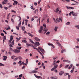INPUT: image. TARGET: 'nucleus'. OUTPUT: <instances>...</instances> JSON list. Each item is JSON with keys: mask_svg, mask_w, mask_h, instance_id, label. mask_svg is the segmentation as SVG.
Returning <instances> with one entry per match:
<instances>
[{"mask_svg": "<svg viewBox=\"0 0 79 79\" xmlns=\"http://www.w3.org/2000/svg\"><path fill=\"white\" fill-rule=\"evenodd\" d=\"M53 65L54 66V68L55 69H56L58 67V64H57L56 63V60H54V63L53 64Z\"/></svg>", "mask_w": 79, "mask_h": 79, "instance_id": "nucleus-1", "label": "nucleus"}, {"mask_svg": "<svg viewBox=\"0 0 79 79\" xmlns=\"http://www.w3.org/2000/svg\"><path fill=\"white\" fill-rule=\"evenodd\" d=\"M44 29V27H43V26H41L40 27V30H39L38 32H39V33H42V30Z\"/></svg>", "mask_w": 79, "mask_h": 79, "instance_id": "nucleus-2", "label": "nucleus"}, {"mask_svg": "<svg viewBox=\"0 0 79 79\" xmlns=\"http://www.w3.org/2000/svg\"><path fill=\"white\" fill-rule=\"evenodd\" d=\"M8 2V1L7 0H4L3 1V2H2V4L3 5H5V4H6Z\"/></svg>", "mask_w": 79, "mask_h": 79, "instance_id": "nucleus-3", "label": "nucleus"}, {"mask_svg": "<svg viewBox=\"0 0 79 79\" xmlns=\"http://www.w3.org/2000/svg\"><path fill=\"white\" fill-rule=\"evenodd\" d=\"M14 40H13L11 43V44L9 45L10 47H13V46L12 45H14Z\"/></svg>", "mask_w": 79, "mask_h": 79, "instance_id": "nucleus-4", "label": "nucleus"}, {"mask_svg": "<svg viewBox=\"0 0 79 79\" xmlns=\"http://www.w3.org/2000/svg\"><path fill=\"white\" fill-rule=\"evenodd\" d=\"M13 52H14L15 53H19V52H20V51L17 49H14L13 50Z\"/></svg>", "mask_w": 79, "mask_h": 79, "instance_id": "nucleus-5", "label": "nucleus"}, {"mask_svg": "<svg viewBox=\"0 0 79 79\" xmlns=\"http://www.w3.org/2000/svg\"><path fill=\"white\" fill-rule=\"evenodd\" d=\"M33 44L35 45H36L37 46H39V45H40V43H39V42H36L35 43H34Z\"/></svg>", "mask_w": 79, "mask_h": 79, "instance_id": "nucleus-6", "label": "nucleus"}, {"mask_svg": "<svg viewBox=\"0 0 79 79\" xmlns=\"http://www.w3.org/2000/svg\"><path fill=\"white\" fill-rule=\"evenodd\" d=\"M72 15L73 16H77V13H74L73 11H72Z\"/></svg>", "mask_w": 79, "mask_h": 79, "instance_id": "nucleus-7", "label": "nucleus"}, {"mask_svg": "<svg viewBox=\"0 0 79 79\" xmlns=\"http://www.w3.org/2000/svg\"><path fill=\"white\" fill-rule=\"evenodd\" d=\"M32 47H33V48L35 49V50H37V48H36V47H37V46L34 45H32Z\"/></svg>", "mask_w": 79, "mask_h": 79, "instance_id": "nucleus-8", "label": "nucleus"}, {"mask_svg": "<svg viewBox=\"0 0 79 79\" xmlns=\"http://www.w3.org/2000/svg\"><path fill=\"white\" fill-rule=\"evenodd\" d=\"M35 40H36V41L38 42H40V40L39 39V38L37 37H35Z\"/></svg>", "mask_w": 79, "mask_h": 79, "instance_id": "nucleus-9", "label": "nucleus"}, {"mask_svg": "<svg viewBox=\"0 0 79 79\" xmlns=\"http://www.w3.org/2000/svg\"><path fill=\"white\" fill-rule=\"evenodd\" d=\"M63 74H64V72L61 71L59 72V76H62Z\"/></svg>", "mask_w": 79, "mask_h": 79, "instance_id": "nucleus-10", "label": "nucleus"}, {"mask_svg": "<svg viewBox=\"0 0 79 79\" xmlns=\"http://www.w3.org/2000/svg\"><path fill=\"white\" fill-rule=\"evenodd\" d=\"M37 73V71L36 70H33L30 73Z\"/></svg>", "mask_w": 79, "mask_h": 79, "instance_id": "nucleus-11", "label": "nucleus"}, {"mask_svg": "<svg viewBox=\"0 0 79 79\" xmlns=\"http://www.w3.org/2000/svg\"><path fill=\"white\" fill-rule=\"evenodd\" d=\"M48 45H49V46L51 45L52 47H53V48H55V47H54V45H53V44L50 43H48Z\"/></svg>", "mask_w": 79, "mask_h": 79, "instance_id": "nucleus-12", "label": "nucleus"}, {"mask_svg": "<svg viewBox=\"0 0 79 79\" xmlns=\"http://www.w3.org/2000/svg\"><path fill=\"white\" fill-rule=\"evenodd\" d=\"M38 21H39V25H40V17H39V19H37V22H38Z\"/></svg>", "mask_w": 79, "mask_h": 79, "instance_id": "nucleus-13", "label": "nucleus"}, {"mask_svg": "<svg viewBox=\"0 0 79 79\" xmlns=\"http://www.w3.org/2000/svg\"><path fill=\"white\" fill-rule=\"evenodd\" d=\"M3 58H4L3 59V60H5V61H6V59H7V56H4Z\"/></svg>", "mask_w": 79, "mask_h": 79, "instance_id": "nucleus-14", "label": "nucleus"}, {"mask_svg": "<svg viewBox=\"0 0 79 79\" xmlns=\"http://www.w3.org/2000/svg\"><path fill=\"white\" fill-rule=\"evenodd\" d=\"M51 79H57V77H51Z\"/></svg>", "mask_w": 79, "mask_h": 79, "instance_id": "nucleus-15", "label": "nucleus"}, {"mask_svg": "<svg viewBox=\"0 0 79 79\" xmlns=\"http://www.w3.org/2000/svg\"><path fill=\"white\" fill-rule=\"evenodd\" d=\"M59 11V9L58 8H57L54 11L56 13H58Z\"/></svg>", "mask_w": 79, "mask_h": 79, "instance_id": "nucleus-16", "label": "nucleus"}, {"mask_svg": "<svg viewBox=\"0 0 79 79\" xmlns=\"http://www.w3.org/2000/svg\"><path fill=\"white\" fill-rule=\"evenodd\" d=\"M63 62H67V63H69V61L68 60H63Z\"/></svg>", "mask_w": 79, "mask_h": 79, "instance_id": "nucleus-17", "label": "nucleus"}, {"mask_svg": "<svg viewBox=\"0 0 79 79\" xmlns=\"http://www.w3.org/2000/svg\"><path fill=\"white\" fill-rule=\"evenodd\" d=\"M27 45V46H29L30 47H32V44H29L27 43L26 44Z\"/></svg>", "mask_w": 79, "mask_h": 79, "instance_id": "nucleus-18", "label": "nucleus"}, {"mask_svg": "<svg viewBox=\"0 0 79 79\" xmlns=\"http://www.w3.org/2000/svg\"><path fill=\"white\" fill-rule=\"evenodd\" d=\"M29 40H30V42H31V43H32V44H34V42H33V41H32V40L30 39H29Z\"/></svg>", "mask_w": 79, "mask_h": 79, "instance_id": "nucleus-19", "label": "nucleus"}, {"mask_svg": "<svg viewBox=\"0 0 79 79\" xmlns=\"http://www.w3.org/2000/svg\"><path fill=\"white\" fill-rule=\"evenodd\" d=\"M22 42H23L24 43H27V42L26 41V40H22Z\"/></svg>", "mask_w": 79, "mask_h": 79, "instance_id": "nucleus-20", "label": "nucleus"}, {"mask_svg": "<svg viewBox=\"0 0 79 79\" xmlns=\"http://www.w3.org/2000/svg\"><path fill=\"white\" fill-rule=\"evenodd\" d=\"M37 79H42V77H41L40 76H38L36 78Z\"/></svg>", "mask_w": 79, "mask_h": 79, "instance_id": "nucleus-21", "label": "nucleus"}, {"mask_svg": "<svg viewBox=\"0 0 79 79\" xmlns=\"http://www.w3.org/2000/svg\"><path fill=\"white\" fill-rule=\"evenodd\" d=\"M75 27H76L77 29H79V25L75 26Z\"/></svg>", "mask_w": 79, "mask_h": 79, "instance_id": "nucleus-22", "label": "nucleus"}, {"mask_svg": "<svg viewBox=\"0 0 79 79\" xmlns=\"http://www.w3.org/2000/svg\"><path fill=\"white\" fill-rule=\"evenodd\" d=\"M57 29L58 27H55L54 28V31H57Z\"/></svg>", "mask_w": 79, "mask_h": 79, "instance_id": "nucleus-23", "label": "nucleus"}, {"mask_svg": "<svg viewBox=\"0 0 79 79\" xmlns=\"http://www.w3.org/2000/svg\"><path fill=\"white\" fill-rule=\"evenodd\" d=\"M28 34L30 35V36H31V37H33V35H32V34L30 33H28Z\"/></svg>", "mask_w": 79, "mask_h": 79, "instance_id": "nucleus-24", "label": "nucleus"}, {"mask_svg": "<svg viewBox=\"0 0 79 79\" xmlns=\"http://www.w3.org/2000/svg\"><path fill=\"white\" fill-rule=\"evenodd\" d=\"M11 20L13 24H14V23H15V21H14V20H13V18H12L11 19Z\"/></svg>", "mask_w": 79, "mask_h": 79, "instance_id": "nucleus-25", "label": "nucleus"}, {"mask_svg": "<svg viewBox=\"0 0 79 79\" xmlns=\"http://www.w3.org/2000/svg\"><path fill=\"white\" fill-rule=\"evenodd\" d=\"M21 48H22V47H17V49H18V50H21Z\"/></svg>", "mask_w": 79, "mask_h": 79, "instance_id": "nucleus-26", "label": "nucleus"}, {"mask_svg": "<svg viewBox=\"0 0 79 79\" xmlns=\"http://www.w3.org/2000/svg\"><path fill=\"white\" fill-rule=\"evenodd\" d=\"M10 39L13 40V35H11L10 36Z\"/></svg>", "mask_w": 79, "mask_h": 79, "instance_id": "nucleus-27", "label": "nucleus"}, {"mask_svg": "<svg viewBox=\"0 0 79 79\" xmlns=\"http://www.w3.org/2000/svg\"><path fill=\"white\" fill-rule=\"evenodd\" d=\"M66 52V50L65 49H64V50H62L61 51V53H63V52Z\"/></svg>", "mask_w": 79, "mask_h": 79, "instance_id": "nucleus-28", "label": "nucleus"}, {"mask_svg": "<svg viewBox=\"0 0 79 79\" xmlns=\"http://www.w3.org/2000/svg\"><path fill=\"white\" fill-rule=\"evenodd\" d=\"M0 66H4L5 65L2 64V63H0Z\"/></svg>", "mask_w": 79, "mask_h": 79, "instance_id": "nucleus-29", "label": "nucleus"}, {"mask_svg": "<svg viewBox=\"0 0 79 79\" xmlns=\"http://www.w3.org/2000/svg\"><path fill=\"white\" fill-rule=\"evenodd\" d=\"M16 57V56H13L11 57V58H12V59H14V58Z\"/></svg>", "mask_w": 79, "mask_h": 79, "instance_id": "nucleus-30", "label": "nucleus"}, {"mask_svg": "<svg viewBox=\"0 0 79 79\" xmlns=\"http://www.w3.org/2000/svg\"><path fill=\"white\" fill-rule=\"evenodd\" d=\"M55 69H56L54 68L53 67L51 69V71H54V70H55Z\"/></svg>", "mask_w": 79, "mask_h": 79, "instance_id": "nucleus-31", "label": "nucleus"}, {"mask_svg": "<svg viewBox=\"0 0 79 79\" xmlns=\"http://www.w3.org/2000/svg\"><path fill=\"white\" fill-rule=\"evenodd\" d=\"M22 30L23 31H24V30H25V27L24 26L22 27Z\"/></svg>", "mask_w": 79, "mask_h": 79, "instance_id": "nucleus-32", "label": "nucleus"}, {"mask_svg": "<svg viewBox=\"0 0 79 79\" xmlns=\"http://www.w3.org/2000/svg\"><path fill=\"white\" fill-rule=\"evenodd\" d=\"M66 25H69V24H70V22H67L66 23Z\"/></svg>", "mask_w": 79, "mask_h": 79, "instance_id": "nucleus-33", "label": "nucleus"}, {"mask_svg": "<svg viewBox=\"0 0 79 79\" xmlns=\"http://www.w3.org/2000/svg\"><path fill=\"white\" fill-rule=\"evenodd\" d=\"M24 62H22L20 64L19 66H21V65H22V64L23 65V64H24Z\"/></svg>", "mask_w": 79, "mask_h": 79, "instance_id": "nucleus-34", "label": "nucleus"}, {"mask_svg": "<svg viewBox=\"0 0 79 79\" xmlns=\"http://www.w3.org/2000/svg\"><path fill=\"white\" fill-rule=\"evenodd\" d=\"M10 13H9L8 14L7 17V19H9V18L8 17H9V16H10Z\"/></svg>", "mask_w": 79, "mask_h": 79, "instance_id": "nucleus-35", "label": "nucleus"}, {"mask_svg": "<svg viewBox=\"0 0 79 79\" xmlns=\"http://www.w3.org/2000/svg\"><path fill=\"white\" fill-rule=\"evenodd\" d=\"M53 20L55 23H57V22L56 21V20H55V18H53Z\"/></svg>", "mask_w": 79, "mask_h": 79, "instance_id": "nucleus-36", "label": "nucleus"}, {"mask_svg": "<svg viewBox=\"0 0 79 79\" xmlns=\"http://www.w3.org/2000/svg\"><path fill=\"white\" fill-rule=\"evenodd\" d=\"M68 79H71V75H69L68 76Z\"/></svg>", "mask_w": 79, "mask_h": 79, "instance_id": "nucleus-37", "label": "nucleus"}, {"mask_svg": "<svg viewBox=\"0 0 79 79\" xmlns=\"http://www.w3.org/2000/svg\"><path fill=\"white\" fill-rule=\"evenodd\" d=\"M28 61H29V60H28V59H26V63H28Z\"/></svg>", "mask_w": 79, "mask_h": 79, "instance_id": "nucleus-38", "label": "nucleus"}, {"mask_svg": "<svg viewBox=\"0 0 79 79\" xmlns=\"http://www.w3.org/2000/svg\"><path fill=\"white\" fill-rule=\"evenodd\" d=\"M20 39H21V37H20L19 38H18V40H16V41L18 42V41H19Z\"/></svg>", "mask_w": 79, "mask_h": 79, "instance_id": "nucleus-39", "label": "nucleus"}, {"mask_svg": "<svg viewBox=\"0 0 79 79\" xmlns=\"http://www.w3.org/2000/svg\"><path fill=\"white\" fill-rule=\"evenodd\" d=\"M12 40H11V39H10V40L9 41V44H10L11 43V41H12Z\"/></svg>", "mask_w": 79, "mask_h": 79, "instance_id": "nucleus-40", "label": "nucleus"}, {"mask_svg": "<svg viewBox=\"0 0 79 79\" xmlns=\"http://www.w3.org/2000/svg\"><path fill=\"white\" fill-rule=\"evenodd\" d=\"M46 35H48L50 34V32L48 31L46 34Z\"/></svg>", "mask_w": 79, "mask_h": 79, "instance_id": "nucleus-41", "label": "nucleus"}, {"mask_svg": "<svg viewBox=\"0 0 79 79\" xmlns=\"http://www.w3.org/2000/svg\"><path fill=\"white\" fill-rule=\"evenodd\" d=\"M69 66V65L68 64L67 65H66V66L65 67V68H68V66Z\"/></svg>", "mask_w": 79, "mask_h": 79, "instance_id": "nucleus-42", "label": "nucleus"}, {"mask_svg": "<svg viewBox=\"0 0 79 79\" xmlns=\"http://www.w3.org/2000/svg\"><path fill=\"white\" fill-rule=\"evenodd\" d=\"M0 7L1 8H3V6H2V4H0Z\"/></svg>", "mask_w": 79, "mask_h": 79, "instance_id": "nucleus-43", "label": "nucleus"}, {"mask_svg": "<svg viewBox=\"0 0 79 79\" xmlns=\"http://www.w3.org/2000/svg\"><path fill=\"white\" fill-rule=\"evenodd\" d=\"M11 12H12L13 13H16V11L13 10H12Z\"/></svg>", "mask_w": 79, "mask_h": 79, "instance_id": "nucleus-44", "label": "nucleus"}, {"mask_svg": "<svg viewBox=\"0 0 79 79\" xmlns=\"http://www.w3.org/2000/svg\"><path fill=\"white\" fill-rule=\"evenodd\" d=\"M19 60H22V57L21 56H19Z\"/></svg>", "mask_w": 79, "mask_h": 79, "instance_id": "nucleus-45", "label": "nucleus"}, {"mask_svg": "<svg viewBox=\"0 0 79 79\" xmlns=\"http://www.w3.org/2000/svg\"><path fill=\"white\" fill-rule=\"evenodd\" d=\"M14 3H15L16 4H18V1H15Z\"/></svg>", "mask_w": 79, "mask_h": 79, "instance_id": "nucleus-46", "label": "nucleus"}, {"mask_svg": "<svg viewBox=\"0 0 79 79\" xmlns=\"http://www.w3.org/2000/svg\"><path fill=\"white\" fill-rule=\"evenodd\" d=\"M34 5H35V6H37V2H34Z\"/></svg>", "mask_w": 79, "mask_h": 79, "instance_id": "nucleus-47", "label": "nucleus"}, {"mask_svg": "<svg viewBox=\"0 0 79 79\" xmlns=\"http://www.w3.org/2000/svg\"><path fill=\"white\" fill-rule=\"evenodd\" d=\"M71 14L73 15V13H72V12H71L69 14V16H71Z\"/></svg>", "mask_w": 79, "mask_h": 79, "instance_id": "nucleus-48", "label": "nucleus"}, {"mask_svg": "<svg viewBox=\"0 0 79 79\" xmlns=\"http://www.w3.org/2000/svg\"><path fill=\"white\" fill-rule=\"evenodd\" d=\"M9 50H10L11 51H13V48L11 47L10 48Z\"/></svg>", "mask_w": 79, "mask_h": 79, "instance_id": "nucleus-49", "label": "nucleus"}, {"mask_svg": "<svg viewBox=\"0 0 79 79\" xmlns=\"http://www.w3.org/2000/svg\"><path fill=\"white\" fill-rule=\"evenodd\" d=\"M16 29L18 31L19 30V26H16Z\"/></svg>", "mask_w": 79, "mask_h": 79, "instance_id": "nucleus-50", "label": "nucleus"}, {"mask_svg": "<svg viewBox=\"0 0 79 79\" xmlns=\"http://www.w3.org/2000/svg\"><path fill=\"white\" fill-rule=\"evenodd\" d=\"M4 9H5V10H8V8L6 7H5L4 8Z\"/></svg>", "mask_w": 79, "mask_h": 79, "instance_id": "nucleus-51", "label": "nucleus"}, {"mask_svg": "<svg viewBox=\"0 0 79 79\" xmlns=\"http://www.w3.org/2000/svg\"><path fill=\"white\" fill-rule=\"evenodd\" d=\"M22 76H23V74H21L19 75V77H22Z\"/></svg>", "mask_w": 79, "mask_h": 79, "instance_id": "nucleus-52", "label": "nucleus"}, {"mask_svg": "<svg viewBox=\"0 0 79 79\" xmlns=\"http://www.w3.org/2000/svg\"><path fill=\"white\" fill-rule=\"evenodd\" d=\"M34 17H33L31 18V21H34Z\"/></svg>", "mask_w": 79, "mask_h": 79, "instance_id": "nucleus-53", "label": "nucleus"}, {"mask_svg": "<svg viewBox=\"0 0 79 79\" xmlns=\"http://www.w3.org/2000/svg\"><path fill=\"white\" fill-rule=\"evenodd\" d=\"M5 34L3 33H2L1 34V35H2V36H4Z\"/></svg>", "mask_w": 79, "mask_h": 79, "instance_id": "nucleus-54", "label": "nucleus"}, {"mask_svg": "<svg viewBox=\"0 0 79 79\" xmlns=\"http://www.w3.org/2000/svg\"><path fill=\"white\" fill-rule=\"evenodd\" d=\"M3 32L5 34H7V33H6V32L5 31V30H3Z\"/></svg>", "mask_w": 79, "mask_h": 79, "instance_id": "nucleus-55", "label": "nucleus"}, {"mask_svg": "<svg viewBox=\"0 0 79 79\" xmlns=\"http://www.w3.org/2000/svg\"><path fill=\"white\" fill-rule=\"evenodd\" d=\"M59 21H61V22H62V19H61V18H59Z\"/></svg>", "mask_w": 79, "mask_h": 79, "instance_id": "nucleus-56", "label": "nucleus"}, {"mask_svg": "<svg viewBox=\"0 0 79 79\" xmlns=\"http://www.w3.org/2000/svg\"><path fill=\"white\" fill-rule=\"evenodd\" d=\"M25 67H26L25 66H23L22 68V69H24V68H25Z\"/></svg>", "mask_w": 79, "mask_h": 79, "instance_id": "nucleus-57", "label": "nucleus"}, {"mask_svg": "<svg viewBox=\"0 0 79 79\" xmlns=\"http://www.w3.org/2000/svg\"><path fill=\"white\" fill-rule=\"evenodd\" d=\"M43 26H44V27L45 28V27H46V24H44L43 25Z\"/></svg>", "mask_w": 79, "mask_h": 79, "instance_id": "nucleus-58", "label": "nucleus"}, {"mask_svg": "<svg viewBox=\"0 0 79 79\" xmlns=\"http://www.w3.org/2000/svg\"><path fill=\"white\" fill-rule=\"evenodd\" d=\"M75 48H79V46H75Z\"/></svg>", "mask_w": 79, "mask_h": 79, "instance_id": "nucleus-59", "label": "nucleus"}, {"mask_svg": "<svg viewBox=\"0 0 79 79\" xmlns=\"http://www.w3.org/2000/svg\"><path fill=\"white\" fill-rule=\"evenodd\" d=\"M56 20L57 22H60V21H59V20L58 19H56Z\"/></svg>", "mask_w": 79, "mask_h": 79, "instance_id": "nucleus-60", "label": "nucleus"}, {"mask_svg": "<svg viewBox=\"0 0 79 79\" xmlns=\"http://www.w3.org/2000/svg\"><path fill=\"white\" fill-rule=\"evenodd\" d=\"M71 73H73V72H74V70H72L70 71Z\"/></svg>", "mask_w": 79, "mask_h": 79, "instance_id": "nucleus-61", "label": "nucleus"}, {"mask_svg": "<svg viewBox=\"0 0 79 79\" xmlns=\"http://www.w3.org/2000/svg\"><path fill=\"white\" fill-rule=\"evenodd\" d=\"M3 38L4 40H6V36H4Z\"/></svg>", "mask_w": 79, "mask_h": 79, "instance_id": "nucleus-62", "label": "nucleus"}, {"mask_svg": "<svg viewBox=\"0 0 79 79\" xmlns=\"http://www.w3.org/2000/svg\"><path fill=\"white\" fill-rule=\"evenodd\" d=\"M24 20H23V22H22V25H23V24H24Z\"/></svg>", "mask_w": 79, "mask_h": 79, "instance_id": "nucleus-63", "label": "nucleus"}, {"mask_svg": "<svg viewBox=\"0 0 79 79\" xmlns=\"http://www.w3.org/2000/svg\"><path fill=\"white\" fill-rule=\"evenodd\" d=\"M47 22L48 23H49V19H48L47 20Z\"/></svg>", "mask_w": 79, "mask_h": 79, "instance_id": "nucleus-64", "label": "nucleus"}]
</instances>
